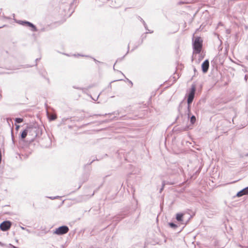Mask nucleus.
Returning a JSON list of instances; mask_svg holds the SVG:
<instances>
[{
    "label": "nucleus",
    "instance_id": "1",
    "mask_svg": "<svg viewBox=\"0 0 248 248\" xmlns=\"http://www.w3.org/2000/svg\"><path fill=\"white\" fill-rule=\"evenodd\" d=\"M195 92L196 85L193 84L191 85L190 90L188 94L187 99V104L184 101H182L180 102L178 106V110L179 112V114L181 116L183 115V109H186V114H187L188 115V116H189L190 105L194 100Z\"/></svg>",
    "mask_w": 248,
    "mask_h": 248
},
{
    "label": "nucleus",
    "instance_id": "2",
    "mask_svg": "<svg viewBox=\"0 0 248 248\" xmlns=\"http://www.w3.org/2000/svg\"><path fill=\"white\" fill-rule=\"evenodd\" d=\"M29 136H31V140H33L35 138L39 137L42 135V129L38 125L34 124L33 125L28 126Z\"/></svg>",
    "mask_w": 248,
    "mask_h": 248
},
{
    "label": "nucleus",
    "instance_id": "3",
    "mask_svg": "<svg viewBox=\"0 0 248 248\" xmlns=\"http://www.w3.org/2000/svg\"><path fill=\"white\" fill-rule=\"evenodd\" d=\"M202 40L200 37L195 38L193 42V48L194 52L196 54H199L202 50Z\"/></svg>",
    "mask_w": 248,
    "mask_h": 248
},
{
    "label": "nucleus",
    "instance_id": "4",
    "mask_svg": "<svg viewBox=\"0 0 248 248\" xmlns=\"http://www.w3.org/2000/svg\"><path fill=\"white\" fill-rule=\"evenodd\" d=\"M69 231V229L68 226L63 225L56 229L54 233L61 235L67 233Z\"/></svg>",
    "mask_w": 248,
    "mask_h": 248
},
{
    "label": "nucleus",
    "instance_id": "5",
    "mask_svg": "<svg viewBox=\"0 0 248 248\" xmlns=\"http://www.w3.org/2000/svg\"><path fill=\"white\" fill-rule=\"evenodd\" d=\"M16 23H18L20 25H22L24 26H28L31 28V31H37V29L36 27L32 23L27 21H23V20H17Z\"/></svg>",
    "mask_w": 248,
    "mask_h": 248
},
{
    "label": "nucleus",
    "instance_id": "6",
    "mask_svg": "<svg viewBox=\"0 0 248 248\" xmlns=\"http://www.w3.org/2000/svg\"><path fill=\"white\" fill-rule=\"evenodd\" d=\"M12 224V223L10 221H4L0 224V229L3 232L7 231L10 229Z\"/></svg>",
    "mask_w": 248,
    "mask_h": 248
},
{
    "label": "nucleus",
    "instance_id": "7",
    "mask_svg": "<svg viewBox=\"0 0 248 248\" xmlns=\"http://www.w3.org/2000/svg\"><path fill=\"white\" fill-rule=\"evenodd\" d=\"M171 169L172 171V173L173 174H180L182 173L183 171L182 168L181 167H180L179 164H176V163H174L171 167Z\"/></svg>",
    "mask_w": 248,
    "mask_h": 248
},
{
    "label": "nucleus",
    "instance_id": "8",
    "mask_svg": "<svg viewBox=\"0 0 248 248\" xmlns=\"http://www.w3.org/2000/svg\"><path fill=\"white\" fill-rule=\"evenodd\" d=\"M209 67V62L208 60H205L202 64V69L203 73H206Z\"/></svg>",
    "mask_w": 248,
    "mask_h": 248
},
{
    "label": "nucleus",
    "instance_id": "9",
    "mask_svg": "<svg viewBox=\"0 0 248 248\" xmlns=\"http://www.w3.org/2000/svg\"><path fill=\"white\" fill-rule=\"evenodd\" d=\"M184 214L182 213H179L176 215V219L177 221L179 222H181L182 224L183 225H186L188 220L186 221H184Z\"/></svg>",
    "mask_w": 248,
    "mask_h": 248
},
{
    "label": "nucleus",
    "instance_id": "10",
    "mask_svg": "<svg viewBox=\"0 0 248 248\" xmlns=\"http://www.w3.org/2000/svg\"><path fill=\"white\" fill-rule=\"evenodd\" d=\"M248 186L246 187L241 190L239 191L236 194V196L238 197H240L243 195H248Z\"/></svg>",
    "mask_w": 248,
    "mask_h": 248
},
{
    "label": "nucleus",
    "instance_id": "11",
    "mask_svg": "<svg viewBox=\"0 0 248 248\" xmlns=\"http://www.w3.org/2000/svg\"><path fill=\"white\" fill-rule=\"evenodd\" d=\"M28 134L29 135L28 126L21 133L20 136L21 139H24Z\"/></svg>",
    "mask_w": 248,
    "mask_h": 248
},
{
    "label": "nucleus",
    "instance_id": "12",
    "mask_svg": "<svg viewBox=\"0 0 248 248\" xmlns=\"http://www.w3.org/2000/svg\"><path fill=\"white\" fill-rule=\"evenodd\" d=\"M183 110H184L185 114L187 115L188 116V118L190 119V123L192 124H194L196 121V117L194 115H192L190 116V113L189 114V116H188V115L187 114H186V109H183Z\"/></svg>",
    "mask_w": 248,
    "mask_h": 248
},
{
    "label": "nucleus",
    "instance_id": "13",
    "mask_svg": "<svg viewBox=\"0 0 248 248\" xmlns=\"http://www.w3.org/2000/svg\"><path fill=\"white\" fill-rule=\"evenodd\" d=\"M89 177V174H85L83 175V180H82V183L86 182Z\"/></svg>",
    "mask_w": 248,
    "mask_h": 248
},
{
    "label": "nucleus",
    "instance_id": "14",
    "mask_svg": "<svg viewBox=\"0 0 248 248\" xmlns=\"http://www.w3.org/2000/svg\"><path fill=\"white\" fill-rule=\"evenodd\" d=\"M15 121L16 123H21L23 122V119L21 118H16L15 119Z\"/></svg>",
    "mask_w": 248,
    "mask_h": 248
},
{
    "label": "nucleus",
    "instance_id": "15",
    "mask_svg": "<svg viewBox=\"0 0 248 248\" xmlns=\"http://www.w3.org/2000/svg\"><path fill=\"white\" fill-rule=\"evenodd\" d=\"M169 225L170 227L175 229L177 227V225L173 222H170L169 223Z\"/></svg>",
    "mask_w": 248,
    "mask_h": 248
},
{
    "label": "nucleus",
    "instance_id": "16",
    "mask_svg": "<svg viewBox=\"0 0 248 248\" xmlns=\"http://www.w3.org/2000/svg\"><path fill=\"white\" fill-rule=\"evenodd\" d=\"M6 119L7 123L9 124V125L10 126H11V124H10L11 123L13 124V121H12V118H7Z\"/></svg>",
    "mask_w": 248,
    "mask_h": 248
},
{
    "label": "nucleus",
    "instance_id": "17",
    "mask_svg": "<svg viewBox=\"0 0 248 248\" xmlns=\"http://www.w3.org/2000/svg\"><path fill=\"white\" fill-rule=\"evenodd\" d=\"M165 185H166L165 181H163L162 182L161 188H160V189L159 190V193H161L162 192V190H163V189L164 188V186H165Z\"/></svg>",
    "mask_w": 248,
    "mask_h": 248
},
{
    "label": "nucleus",
    "instance_id": "18",
    "mask_svg": "<svg viewBox=\"0 0 248 248\" xmlns=\"http://www.w3.org/2000/svg\"><path fill=\"white\" fill-rule=\"evenodd\" d=\"M57 117L55 115H52L49 117V119L51 121L55 120Z\"/></svg>",
    "mask_w": 248,
    "mask_h": 248
},
{
    "label": "nucleus",
    "instance_id": "19",
    "mask_svg": "<svg viewBox=\"0 0 248 248\" xmlns=\"http://www.w3.org/2000/svg\"><path fill=\"white\" fill-rule=\"evenodd\" d=\"M11 134H12V139L13 142L14 143V136H13V127H12L11 129Z\"/></svg>",
    "mask_w": 248,
    "mask_h": 248
},
{
    "label": "nucleus",
    "instance_id": "20",
    "mask_svg": "<svg viewBox=\"0 0 248 248\" xmlns=\"http://www.w3.org/2000/svg\"><path fill=\"white\" fill-rule=\"evenodd\" d=\"M145 30L147 31V32H146V33H152L153 32V31H150L148 29V27H147L146 29H145Z\"/></svg>",
    "mask_w": 248,
    "mask_h": 248
},
{
    "label": "nucleus",
    "instance_id": "21",
    "mask_svg": "<svg viewBox=\"0 0 248 248\" xmlns=\"http://www.w3.org/2000/svg\"><path fill=\"white\" fill-rule=\"evenodd\" d=\"M124 57H125V55H124L123 57H122V58H119V59H118L117 60V61H116V62L115 63H116L117 62H119V61H122V60H123V59L124 58Z\"/></svg>",
    "mask_w": 248,
    "mask_h": 248
},
{
    "label": "nucleus",
    "instance_id": "22",
    "mask_svg": "<svg viewBox=\"0 0 248 248\" xmlns=\"http://www.w3.org/2000/svg\"><path fill=\"white\" fill-rule=\"evenodd\" d=\"M58 197H59L58 196H56V197H49L48 198L51 200H54V199L58 198Z\"/></svg>",
    "mask_w": 248,
    "mask_h": 248
},
{
    "label": "nucleus",
    "instance_id": "23",
    "mask_svg": "<svg viewBox=\"0 0 248 248\" xmlns=\"http://www.w3.org/2000/svg\"><path fill=\"white\" fill-rule=\"evenodd\" d=\"M124 216L121 217H116V218H117V219H118L117 220H118V221H119V220H121L122 218H124Z\"/></svg>",
    "mask_w": 248,
    "mask_h": 248
},
{
    "label": "nucleus",
    "instance_id": "24",
    "mask_svg": "<svg viewBox=\"0 0 248 248\" xmlns=\"http://www.w3.org/2000/svg\"><path fill=\"white\" fill-rule=\"evenodd\" d=\"M9 247L11 248H18L17 247H16V246H14V245H12L11 244H9Z\"/></svg>",
    "mask_w": 248,
    "mask_h": 248
},
{
    "label": "nucleus",
    "instance_id": "25",
    "mask_svg": "<svg viewBox=\"0 0 248 248\" xmlns=\"http://www.w3.org/2000/svg\"><path fill=\"white\" fill-rule=\"evenodd\" d=\"M143 26L145 28V29H146L147 27V25L146 24V23H145V22L144 21H143Z\"/></svg>",
    "mask_w": 248,
    "mask_h": 248
},
{
    "label": "nucleus",
    "instance_id": "26",
    "mask_svg": "<svg viewBox=\"0 0 248 248\" xmlns=\"http://www.w3.org/2000/svg\"><path fill=\"white\" fill-rule=\"evenodd\" d=\"M143 26L145 28V29H146L147 27V25L146 24V23H145V22L144 21H143Z\"/></svg>",
    "mask_w": 248,
    "mask_h": 248
},
{
    "label": "nucleus",
    "instance_id": "27",
    "mask_svg": "<svg viewBox=\"0 0 248 248\" xmlns=\"http://www.w3.org/2000/svg\"><path fill=\"white\" fill-rule=\"evenodd\" d=\"M93 61L95 62V63H100V62L99 61H98V60H96L95 58H93Z\"/></svg>",
    "mask_w": 248,
    "mask_h": 248
},
{
    "label": "nucleus",
    "instance_id": "28",
    "mask_svg": "<svg viewBox=\"0 0 248 248\" xmlns=\"http://www.w3.org/2000/svg\"><path fill=\"white\" fill-rule=\"evenodd\" d=\"M94 161H95V159H93V160L91 162H90L89 163H88L86 165H85V167H86V166L87 165H91Z\"/></svg>",
    "mask_w": 248,
    "mask_h": 248
},
{
    "label": "nucleus",
    "instance_id": "29",
    "mask_svg": "<svg viewBox=\"0 0 248 248\" xmlns=\"http://www.w3.org/2000/svg\"><path fill=\"white\" fill-rule=\"evenodd\" d=\"M226 33H227V34H230V32H231V31H230V30L229 29H227V30H226Z\"/></svg>",
    "mask_w": 248,
    "mask_h": 248
},
{
    "label": "nucleus",
    "instance_id": "30",
    "mask_svg": "<svg viewBox=\"0 0 248 248\" xmlns=\"http://www.w3.org/2000/svg\"><path fill=\"white\" fill-rule=\"evenodd\" d=\"M107 115V114L105 113V114H95L94 115L95 116H106Z\"/></svg>",
    "mask_w": 248,
    "mask_h": 248
},
{
    "label": "nucleus",
    "instance_id": "31",
    "mask_svg": "<svg viewBox=\"0 0 248 248\" xmlns=\"http://www.w3.org/2000/svg\"><path fill=\"white\" fill-rule=\"evenodd\" d=\"M139 19L142 23H143V21H144V20L141 17L139 16Z\"/></svg>",
    "mask_w": 248,
    "mask_h": 248
},
{
    "label": "nucleus",
    "instance_id": "32",
    "mask_svg": "<svg viewBox=\"0 0 248 248\" xmlns=\"http://www.w3.org/2000/svg\"><path fill=\"white\" fill-rule=\"evenodd\" d=\"M122 80V79H118V80H114V81H111L110 83H112V82H115V81H120V80ZM109 86H110V87L111 88V83H110V84H109Z\"/></svg>",
    "mask_w": 248,
    "mask_h": 248
},
{
    "label": "nucleus",
    "instance_id": "33",
    "mask_svg": "<svg viewBox=\"0 0 248 248\" xmlns=\"http://www.w3.org/2000/svg\"><path fill=\"white\" fill-rule=\"evenodd\" d=\"M19 127H20V126H19V125H16V130L17 131V130H18V129H19Z\"/></svg>",
    "mask_w": 248,
    "mask_h": 248
},
{
    "label": "nucleus",
    "instance_id": "34",
    "mask_svg": "<svg viewBox=\"0 0 248 248\" xmlns=\"http://www.w3.org/2000/svg\"><path fill=\"white\" fill-rule=\"evenodd\" d=\"M146 38V36H145L144 37H142V39L141 42L140 43H139V44H138V46L140 45L142 43V42H143V39H144V38Z\"/></svg>",
    "mask_w": 248,
    "mask_h": 248
},
{
    "label": "nucleus",
    "instance_id": "35",
    "mask_svg": "<svg viewBox=\"0 0 248 248\" xmlns=\"http://www.w3.org/2000/svg\"><path fill=\"white\" fill-rule=\"evenodd\" d=\"M127 48H128V50H127V53H126L125 55H126L128 53L129 49V45H128Z\"/></svg>",
    "mask_w": 248,
    "mask_h": 248
},
{
    "label": "nucleus",
    "instance_id": "36",
    "mask_svg": "<svg viewBox=\"0 0 248 248\" xmlns=\"http://www.w3.org/2000/svg\"><path fill=\"white\" fill-rule=\"evenodd\" d=\"M184 3H185V2H183V1H180V2H179V3H178V4H180H180H184Z\"/></svg>",
    "mask_w": 248,
    "mask_h": 248
},
{
    "label": "nucleus",
    "instance_id": "37",
    "mask_svg": "<svg viewBox=\"0 0 248 248\" xmlns=\"http://www.w3.org/2000/svg\"><path fill=\"white\" fill-rule=\"evenodd\" d=\"M127 80L128 81V82H129V83H130V84H132V85L133 84V83H132V82L131 80H129V79H127Z\"/></svg>",
    "mask_w": 248,
    "mask_h": 248
},
{
    "label": "nucleus",
    "instance_id": "38",
    "mask_svg": "<svg viewBox=\"0 0 248 248\" xmlns=\"http://www.w3.org/2000/svg\"><path fill=\"white\" fill-rule=\"evenodd\" d=\"M20 228H21V229L22 230H26V228H24V227H22V226H21V227H20Z\"/></svg>",
    "mask_w": 248,
    "mask_h": 248
},
{
    "label": "nucleus",
    "instance_id": "39",
    "mask_svg": "<svg viewBox=\"0 0 248 248\" xmlns=\"http://www.w3.org/2000/svg\"><path fill=\"white\" fill-rule=\"evenodd\" d=\"M26 231L28 233H30V232H31L30 230H29V229H26Z\"/></svg>",
    "mask_w": 248,
    "mask_h": 248
},
{
    "label": "nucleus",
    "instance_id": "40",
    "mask_svg": "<svg viewBox=\"0 0 248 248\" xmlns=\"http://www.w3.org/2000/svg\"><path fill=\"white\" fill-rule=\"evenodd\" d=\"M115 114V112H113L112 113H108V115H112V114Z\"/></svg>",
    "mask_w": 248,
    "mask_h": 248
},
{
    "label": "nucleus",
    "instance_id": "41",
    "mask_svg": "<svg viewBox=\"0 0 248 248\" xmlns=\"http://www.w3.org/2000/svg\"><path fill=\"white\" fill-rule=\"evenodd\" d=\"M138 46H136L135 47H134L133 48H132V50H134V49H135L137 47H138Z\"/></svg>",
    "mask_w": 248,
    "mask_h": 248
},
{
    "label": "nucleus",
    "instance_id": "42",
    "mask_svg": "<svg viewBox=\"0 0 248 248\" xmlns=\"http://www.w3.org/2000/svg\"><path fill=\"white\" fill-rule=\"evenodd\" d=\"M40 59H41L40 58H37V59H36L35 61H36V62L38 61H39Z\"/></svg>",
    "mask_w": 248,
    "mask_h": 248
},
{
    "label": "nucleus",
    "instance_id": "43",
    "mask_svg": "<svg viewBox=\"0 0 248 248\" xmlns=\"http://www.w3.org/2000/svg\"><path fill=\"white\" fill-rule=\"evenodd\" d=\"M118 71L119 72V71ZM119 72H120L123 75V76L125 77L124 75L122 72L119 71Z\"/></svg>",
    "mask_w": 248,
    "mask_h": 248
},
{
    "label": "nucleus",
    "instance_id": "44",
    "mask_svg": "<svg viewBox=\"0 0 248 248\" xmlns=\"http://www.w3.org/2000/svg\"><path fill=\"white\" fill-rule=\"evenodd\" d=\"M94 192H93V193L91 195L90 197H91L93 196V195H94Z\"/></svg>",
    "mask_w": 248,
    "mask_h": 248
},
{
    "label": "nucleus",
    "instance_id": "45",
    "mask_svg": "<svg viewBox=\"0 0 248 248\" xmlns=\"http://www.w3.org/2000/svg\"><path fill=\"white\" fill-rule=\"evenodd\" d=\"M0 245H1V246H3V244H2V243H1V242H0Z\"/></svg>",
    "mask_w": 248,
    "mask_h": 248
},
{
    "label": "nucleus",
    "instance_id": "46",
    "mask_svg": "<svg viewBox=\"0 0 248 248\" xmlns=\"http://www.w3.org/2000/svg\"><path fill=\"white\" fill-rule=\"evenodd\" d=\"M114 64H115V63ZM114 66H115V65H114V66H113V69H114V70H115V68H114Z\"/></svg>",
    "mask_w": 248,
    "mask_h": 248
},
{
    "label": "nucleus",
    "instance_id": "47",
    "mask_svg": "<svg viewBox=\"0 0 248 248\" xmlns=\"http://www.w3.org/2000/svg\"><path fill=\"white\" fill-rule=\"evenodd\" d=\"M239 246L240 247H242L241 245H239Z\"/></svg>",
    "mask_w": 248,
    "mask_h": 248
},
{
    "label": "nucleus",
    "instance_id": "48",
    "mask_svg": "<svg viewBox=\"0 0 248 248\" xmlns=\"http://www.w3.org/2000/svg\"><path fill=\"white\" fill-rule=\"evenodd\" d=\"M1 27H0V28H1Z\"/></svg>",
    "mask_w": 248,
    "mask_h": 248
}]
</instances>
